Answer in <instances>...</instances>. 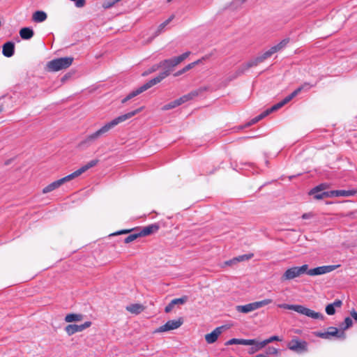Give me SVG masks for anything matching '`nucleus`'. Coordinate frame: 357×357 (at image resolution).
Instances as JSON below:
<instances>
[{
    "mask_svg": "<svg viewBox=\"0 0 357 357\" xmlns=\"http://www.w3.org/2000/svg\"><path fill=\"white\" fill-rule=\"evenodd\" d=\"M307 345L308 344L306 341L294 338L288 343L287 347L296 353L302 354L307 351Z\"/></svg>",
    "mask_w": 357,
    "mask_h": 357,
    "instance_id": "10",
    "label": "nucleus"
},
{
    "mask_svg": "<svg viewBox=\"0 0 357 357\" xmlns=\"http://www.w3.org/2000/svg\"><path fill=\"white\" fill-rule=\"evenodd\" d=\"M128 100H129V99H128V98L126 96V98H124L121 100V102H122L123 104H124V103H126V102L127 101H128Z\"/></svg>",
    "mask_w": 357,
    "mask_h": 357,
    "instance_id": "51",
    "label": "nucleus"
},
{
    "mask_svg": "<svg viewBox=\"0 0 357 357\" xmlns=\"http://www.w3.org/2000/svg\"><path fill=\"white\" fill-rule=\"evenodd\" d=\"M303 266H307V270L305 271V274L310 276H314L330 273L340 265L323 266L311 269L309 268V266L307 264H303Z\"/></svg>",
    "mask_w": 357,
    "mask_h": 357,
    "instance_id": "9",
    "label": "nucleus"
},
{
    "mask_svg": "<svg viewBox=\"0 0 357 357\" xmlns=\"http://www.w3.org/2000/svg\"><path fill=\"white\" fill-rule=\"evenodd\" d=\"M312 215L311 213H304L303 215H302V218L303 219H307V218H311Z\"/></svg>",
    "mask_w": 357,
    "mask_h": 357,
    "instance_id": "49",
    "label": "nucleus"
},
{
    "mask_svg": "<svg viewBox=\"0 0 357 357\" xmlns=\"http://www.w3.org/2000/svg\"><path fill=\"white\" fill-rule=\"evenodd\" d=\"M272 302V299L266 298L260 301L250 303L244 305H237L236 307V310L238 312L247 314L265 305L271 304Z\"/></svg>",
    "mask_w": 357,
    "mask_h": 357,
    "instance_id": "7",
    "label": "nucleus"
},
{
    "mask_svg": "<svg viewBox=\"0 0 357 357\" xmlns=\"http://www.w3.org/2000/svg\"><path fill=\"white\" fill-rule=\"evenodd\" d=\"M91 324L92 323L91 321H86L81 325L69 324L65 327V331L69 336H70L77 332L83 331L86 328L90 327Z\"/></svg>",
    "mask_w": 357,
    "mask_h": 357,
    "instance_id": "12",
    "label": "nucleus"
},
{
    "mask_svg": "<svg viewBox=\"0 0 357 357\" xmlns=\"http://www.w3.org/2000/svg\"><path fill=\"white\" fill-rule=\"evenodd\" d=\"M33 29L29 27H24L20 31V36L24 40L31 39L33 36Z\"/></svg>",
    "mask_w": 357,
    "mask_h": 357,
    "instance_id": "27",
    "label": "nucleus"
},
{
    "mask_svg": "<svg viewBox=\"0 0 357 357\" xmlns=\"http://www.w3.org/2000/svg\"><path fill=\"white\" fill-rule=\"evenodd\" d=\"M3 105H0V113H1V112H3Z\"/></svg>",
    "mask_w": 357,
    "mask_h": 357,
    "instance_id": "52",
    "label": "nucleus"
},
{
    "mask_svg": "<svg viewBox=\"0 0 357 357\" xmlns=\"http://www.w3.org/2000/svg\"><path fill=\"white\" fill-rule=\"evenodd\" d=\"M350 314L351 316V317L357 321V312L353 309L350 311Z\"/></svg>",
    "mask_w": 357,
    "mask_h": 357,
    "instance_id": "46",
    "label": "nucleus"
},
{
    "mask_svg": "<svg viewBox=\"0 0 357 357\" xmlns=\"http://www.w3.org/2000/svg\"><path fill=\"white\" fill-rule=\"evenodd\" d=\"M3 54L6 57L12 56L15 53V44L13 42H7L3 45Z\"/></svg>",
    "mask_w": 357,
    "mask_h": 357,
    "instance_id": "20",
    "label": "nucleus"
},
{
    "mask_svg": "<svg viewBox=\"0 0 357 357\" xmlns=\"http://www.w3.org/2000/svg\"><path fill=\"white\" fill-rule=\"evenodd\" d=\"M253 256H254L253 254L241 255V256L234 258L231 260L227 261L226 264L228 265H231L234 262H239V261H242L244 260H248V259H251Z\"/></svg>",
    "mask_w": 357,
    "mask_h": 357,
    "instance_id": "30",
    "label": "nucleus"
},
{
    "mask_svg": "<svg viewBox=\"0 0 357 357\" xmlns=\"http://www.w3.org/2000/svg\"><path fill=\"white\" fill-rule=\"evenodd\" d=\"M357 191L356 190H333L331 191V195L334 197H350L356 195Z\"/></svg>",
    "mask_w": 357,
    "mask_h": 357,
    "instance_id": "21",
    "label": "nucleus"
},
{
    "mask_svg": "<svg viewBox=\"0 0 357 357\" xmlns=\"http://www.w3.org/2000/svg\"><path fill=\"white\" fill-rule=\"evenodd\" d=\"M133 230H134L133 229H123V230L116 231L115 233H113V234H110V236H116V235H120V234H128V233H130L131 231H132Z\"/></svg>",
    "mask_w": 357,
    "mask_h": 357,
    "instance_id": "42",
    "label": "nucleus"
},
{
    "mask_svg": "<svg viewBox=\"0 0 357 357\" xmlns=\"http://www.w3.org/2000/svg\"><path fill=\"white\" fill-rule=\"evenodd\" d=\"M272 112H274L273 110H271V107L266 109V111H264L263 113H261V114H259V116H256L255 118H254L252 120V122L251 123L253 124V123H255L257 122H258L259 121H260L261 119H262L263 118H264L265 116H268L269 114H271Z\"/></svg>",
    "mask_w": 357,
    "mask_h": 357,
    "instance_id": "33",
    "label": "nucleus"
},
{
    "mask_svg": "<svg viewBox=\"0 0 357 357\" xmlns=\"http://www.w3.org/2000/svg\"><path fill=\"white\" fill-rule=\"evenodd\" d=\"M84 319V315L82 314H74L70 313L66 314L65 317V321L67 323L75 322V321H81Z\"/></svg>",
    "mask_w": 357,
    "mask_h": 357,
    "instance_id": "25",
    "label": "nucleus"
},
{
    "mask_svg": "<svg viewBox=\"0 0 357 357\" xmlns=\"http://www.w3.org/2000/svg\"><path fill=\"white\" fill-rule=\"evenodd\" d=\"M47 17V15L46 13L42 10H37L35 13H33L32 15L33 21L38 23L44 22L45 20H46Z\"/></svg>",
    "mask_w": 357,
    "mask_h": 357,
    "instance_id": "26",
    "label": "nucleus"
},
{
    "mask_svg": "<svg viewBox=\"0 0 357 357\" xmlns=\"http://www.w3.org/2000/svg\"><path fill=\"white\" fill-rule=\"evenodd\" d=\"M176 102H177L176 100H174V101H172V102H169V103H168L167 105H165L162 107V109L166 111V110H169V109L175 108L176 107L178 106V104H177Z\"/></svg>",
    "mask_w": 357,
    "mask_h": 357,
    "instance_id": "39",
    "label": "nucleus"
},
{
    "mask_svg": "<svg viewBox=\"0 0 357 357\" xmlns=\"http://www.w3.org/2000/svg\"><path fill=\"white\" fill-rule=\"evenodd\" d=\"M256 59H257V62H258V63H259V64L260 63L264 62V61L266 60V58H265V57H264L263 54H261V55H260V56H259L256 57Z\"/></svg>",
    "mask_w": 357,
    "mask_h": 357,
    "instance_id": "48",
    "label": "nucleus"
},
{
    "mask_svg": "<svg viewBox=\"0 0 357 357\" xmlns=\"http://www.w3.org/2000/svg\"><path fill=\"white\" fill-rule=\"evenodd\" d=\"M313 86V85L310 84V83L308 82H305L303 83L301 86H300L299 87H298L296 90H294V91L296 93V94L298 95L299 93H301L302 91H308L310 90L312 87Z\"/></svg>",
    "mask_w": 357,
    "mask_h": 357,
    "instance_id": "35",
    "label": "nucleus"
},
{
    "mask_svg": "<svg viewBox=\"0 0 357 357\" xmlns=\"http://www.w3.org/2000/svg\"><path fill=\"white\" fill-rule=\"evenodd\" d=\"M144 307L141 304H132L126 307V310L133 314H139L144 310Z\"/></svg>",
    "mask_w": 357,
    "mask_h": 357,
    "instance_id": "29",
    "label": "nucleus"
},
{
    "mask_svg": "<svg viewBox=\"0 0 357 357\" xmlns=\"http://www.w3.org/2000/svg\"><path fill=\"white\" fill-rule=\"evenodd\" d=\"M202 60H204V57H203L201 59H198V60H197V61H194L192 63H190L188 64L183 68H182L181 70H178V72H176L174 75L175 77H177V76H179V75L185 73L188 70H189L192 69V68H194L196 65L202 63Z\"/></svg>",
    "mask_w": 357,
    "mask_h": 357,
    "instance_id": "24",
    "label": "nucleus"
},
{
    "mask_svg": "<svg viewBox=\"0 0 357 357\" xmlns=\"http://www.w3.org/2000/svg\"><path fill=\"white\" fill-rule=\"evenodd\" d=\"M353 324L352 319L350 317H346L344 321L340 324V329L344 331L350 328Z\"/></svg>",
    "mask_w": 357,
    "mask_h": 357,
    "instance_id": "34",
    "label": "nucleus"
},
{
    "mask_svg": "<svg viewBox=\"0 0 357 357\" xmlns=\"http://www.w3.org/2000/svg\"><path fill=\"white\" fill-rule=\"evenodd\" d=\"M327 188V185L325 183H321L315 188H314L311 191L310 194L314 195V198L317 199H321L324 197H328L331 195V193L328 192H322L319 193V192L325 190Z\"/></svg>",
    "mask_w": 357,
    "mask_h": 357,
    "instance_id": "13",
    "label": "nucleus"
},
{
    "mask_svg": "<svg viewBox=\"0 0 357 357\" xmlns=\"http://www.w3.org/2000/svg\"><path fill=\"white\" fill-rule=\"evenodd\" d=\"M272 112H274L273 110H271V107L266 109V111H264L263 113H261V114H259V116H256L255 118H254L252 120V122L251 123L253 124V123H255L257 122H258L259 121H260L261 119H262L263 118H264L265 116H268L269 114H271Z\"/></svg>",
    "mask_w": 357,
    "mask_h": 357,
    "instance_id": "32",
    "label": "nucleus"
},
{
    "mask_svg": "<svg viewBox=\"0 0 357 357\" xmlns=\"http://www.w3.org/2000/svg\"><path fill=\"white\" fill-rule=\"evenodd\" d=\"M223 326L217 327L211 333L205 335V340L208 344L214 343L222 332Z\"/></svg>",
    "mask_w": 357,
    "mask_h": 357,
    "instance_id": "17",
    "label": "nucleus"
},
{
    "mask_svg": "<svg viewBox=\"0 0 357 357\" xmlns=\"http://www.w3.org/2000/svg\"><path fill=\"white\" fill-rule=\"evenodd\" d=\"M314 335L323 339H331V337H335L340 340H344L346 337L344 331H339L337 328L333 326L328 327L326 332H316Z\"/></svg>",
    "mask_w": 357,
    "mask_h": 357,
    "instance_id": "8",
    "label": "nucleus"
},
{
    "mask_svg": "<svg viewBox=\"0 0 357 357\" xmlns=\"http://www.w3.org/2000/svg\"><path fill=\"white\" fill-rule=\"evenodd\" d=\"M206 87H200L197 89L190 91L189 93L185 94L188 101L194 99L195 97L202 94L204 91H206Z\"/></svg>",
    "mask_w": 357,
    "mask_h": 357,
    "instance_id": "28",
    "label": "nucleus"
},
{
    "mask_svg": "<svg viewBox=\"0 0 357 357\" xmlns=\"http://www.w3.org/2000/svg\"><path fill=\"white\" fill-rule=\"evenodd\" d=\"M190 52H186L178 56L171 58L169 59H165L160 62L161 68L164 70L161 72L158 76L151 79V80H155V84L160 83L162 79L169 75L174 68L181 63L183 61L187 59L190 54Z\"/></svg>",
    "mask_w": 357,
    "mask_h": 357,
    "instance_id": "3",
    "label": "nucleus"
},
{
    "mask_svg": "<svg viewBox=\"0 0 357 357\" xmlns=\"http://www.w3.org/2000/svg\"><path fill=\"white\" fill-rule=\"evenodd\" d=\"M297 96L296 93L294 91L291 94L284 98L282 100L271 107V110L276 111L282 107L287 103L290 102L294 98Z\"/></svg>",
    "mask_w": 357,
    "mask_h": 357,
    "instance_id": "19",
    "label": "nucleus"
},
{
    "mask_svg": "<svg viewBox=\"0 0 357 357\" xmlns=\"http://www.w3.org/2000/svg\"><path fill=\"white\" fill-rule=\"evenodd\" d=\"M235 2L239 5H242L246 2V0H235Z\"/></svg>",
    "mask_w": 357,
    "mask_h": 357,
    "instance_id": "50",
    "label": "nucleus"
},
{
    "mask_svg": "<svg viewBox=\"0 0 357 357\" xmlns=\"http://www.w3.org/2000/svg\"><path fill=\"white\" fill-rule=\"evenodd\" d=\"M289 39L285 38L280 42L278 45L272 47V50L275 52H278L282 50L289 43Z\"/></svg>",
    "mask_w": 357,
    "mask_h": 357,
    "instance_id": "31",
    "label": "nucleus"
},
{
    "mask_svg": "<svg viewBox=\"0 0 357 357\" xmlns=\"http://www.w3.org/2000/svg\"><path fill=\"white\" fill-rule=\"evenodd\" d=\"M183 323V318L180 317L177 320H169L165 324L158 328L155 333H163L174 330L179 328Z\"/></svg>",
    "mask_w": 357,
    "mask_h": 357,
    "instance_id": "11",
    "label": "nucleus"
},
{
    "mask_svg": "<svg viewBox=\"0 0 357 357\" xmlns=\"http://www.w3.org/2000/svg\"><path fill=\"white\" fill-rule=\"evenodd\" d=\"M159 68H161V66H160V63L158 64H155L153 65L151 68H150L147 71L144 72L143 73V75H147L150 73H152L153 72H155L156 70H158Z\"/></svg>",
    "mask_w": 357,
    "mask_h": 357,
    "instance_id": "40",
    "label": "nucleus"
},
{
    "mask_svg": "<svg viewBox=\"0 0 357 357\" xmlns=\"http://www.w3.org/2000/svg\"><path fill=\"white\" fill-rule=\"evenodd\" d=\"M98 160H91L87 164L82 166V167H80L77 170L75 171L72 174L51 183L50 184H49L48 185H47L46 187H45L43 189V193L47 194L48 192H50L59 188L61 185H62L65 183L68 182V181L78 177L82 174H83L84 172H85L86 171L89 169L90 168L96 166L98 164Z\"/></svg>",
    "mask_w": 357,
    "mask_h": 357,
    "instance_id": "2",
    "label": "nucleus"
},
{
    "mask_svg": "<svg viewBox=\"0 0 357 357\" xmlns=\"http://www.w3.org/2000/svg\"><path fill=\"white\" fill-rule=\"evenodd\" d=\"M280 340H281V339H280V337L278 336L274 335V336H272V337H269L268 339H266L262 342L257 341V344H255L256 346L255 351H258L260 349L264 348L266 345H267L268 344H269L273 341H280Z\"/></svg>",
    "mask_w": 357,
    "mask_h": 357,
    "instance_id": "23",
    "label": "nucleus"
},
{
    "mask_svg": "<svg viewBox=\"0 0 357 357\" xmlns=\"http://www.w3.org/2000/svg\"><path fill=\"white\" fill-rule=\"evenodd\" d=\"M174 305L172 304V302L171 301L165 308V312L166 313H169L172 309L174 307Z\"/></svg>",
    "mask_w": 357,
    "mask_h": 357,
    "instance_id": "44",
    "label": "nucleus"
},
{
    "mask_svg": "<svg viewBox=\"0 0 357 357\" xmlns=\"http://www.w3.org/2000/svg\"><path fill=\"white\" fill-rule=\"evenodd\" d=\"M278 306L280 308L294 310L299 314L305 315L312 319H324V315L322 314L316 312L301 305L280 304Z\"/></svg>",
    "mask_w": 357,
    "mask_h": 357,
    "instance_id": "4",
    "label": "nucleus"
},
{
    "mask_svg": "<svg viewBox=\"0 0 357 357\" xmlns=\"http://www.w3.org/2000/svg\"><path fill=\"white\" fill-rule=\"evenodd\" d=\"M306 270L307 266L303 265L301 266L290 267L281 275L280 280L282 283L287 281H290L305 274V271H306Z\"/></svg>",
    "mask_w": 357,
    "mask_h": 357,
    "instance_id": "6",
    "label": "nucleus"
},
{
    "mask_svg": "<svg viewBox=\"0 0 357 357\" xmlns=\"http://www.w3.org/2000/svg\"><path fill=\"white\" fill-rule=\"evenodd\" d=\"M139 237H141L139 231L135 232V233L130 234L129 236H128L126 238H125L123 240V242L125 243H130L132 242L133 241L136 240Z\"/></svg>",
    "mask_w": 357,
    "mask_h": 357,
    "instance_id": "36",
    "label": "nucleus"
},
{
    "mask_svg": "<svg viewBox=\"0 0 357 357\" xmlns=\"http://www.w3.org/2000/svg\"><path fill=\"white\" fill-rule=\"evenodd\" d=\"M160 228V226L157 223L149 225L146 227H144L140 229L139 231V235L141 237L142 236H146L149 235H151L152 234H154L158 231Z\"/></svg>",
    "mask_w": 357,
    "mask_h": 357,
    "instance_id": "16",
    "label": "nucleus"
},
{
    "mask_svg": "<svg viewBox=\"0 0 357 357\" xmlns=\"http://www.w3.org/2000/svg\"><path fill=\"white\" fill-rule=\"evenodd\" d=\"M188 298L187 296H183V297L181 298H174L172 301V304H174V305H183L184 303H185L188 301Z\"/></svg>",
    "mask_w": 357,
    "mask_h": 357,
    "instance_id": "38",
    "label": "nucleus"
},
{
    "mask_svg": "<svg viewBox=\"0 0 357 357\" xmlns=\"http://www.w3.org/2000/svg\"><path fill=\"white\" fill-rule=\"evenodd\" d=\"M174 16L171 15L167 20L160 24L158 28L157 33H160L162 31L164 28L174 19Z\"/></svg>",
    "mask_w": 357,
    "mask_h": 357,
    "instance_id": "37",
    "label": "nucleus"
},
{
    "mask_svg": "<svg viewBox=\"0 0 357 357\" xmlns=\"http://www.w3.org/2000/svg\"><path fill=\"white\" fill-rule=\"evenodd\" d=\"M278 354V349L273 347H269L266 349V355L268 356V355H277Z\"/></svg>",
    "mask_w": 357,
    "mask_h": 357,
    "instance_id": "41",
    "label": "nucleus"
},
{
    "mask_svg": "<svg viewBox=\"0 0 357 357\" xmlns=\"http://www.w3.org/2000/svg\"><path fill=\"white\" fill-rule=\"evenodd\" d=\"M143 107H140L137 109H135L134 111L130 112L127 114L121 115L115 119H114L110 122L107 123L105 124L102 128H100L99 130L96 131L95 132L87 135L85 139L82 141V144H90L94 142H96L98 139L105 135L107 132H108L112 128H113L114 126H117L119 123L123 122L131 117L134 116L139 112H140L142 110Z\"/></svg>",
    "mask_w": 357,
    "mask_h": 357,
    "instance_id": "1",
    "label": "nucleus"
},
{
    "mask_svg": "<svg viewBox=\"0 0 357 357\" xmlns=\"http://www.w3.org/2000/svg\"><path fill=\"white\" fill-rule=\"evenodd\" d=\"M176 102H177L176 103L178 104V106L182 105V104H183V103H185V102H188V100L186 98L185 95H184V96H181V98L176 99Z\"/></svg>",
    "mask_w": 357,
    "mask_h": 357,
    "instance_id": "43",
    "label": "nucleus"
},
{
    "mask_svg": "<svg viewBox=\"0 0 357 357\" xmlns=\"http://www.w3.org/2000/svg\"><path fill=\"white\" fill-rule=\"evenodd\" d=\"M256 59H257V62H258V63H259V64L260 63L264 62V61L266 60V58H265V57H264L263 54H261V55H260V56H259L256 57Z\"/></svg>",
    "mask_w": 357,
    "mask_h": 357,
    "instance_id": "47",
    "label": "nucleus"
},
{
    "mask_svg": "<svg viewBox=\"0 0 357 357\" xmlns=\"http://www.w3.org/2000/svg\"><path fill=\"white\" fill-rule=\"evenodd\" d=\"M342 302L340 300H335L333 303L328 304L326 307V312L328 315H333L335 313V307H340Z\"/></svg>",
    "mask_w": 357,
    "mask_h": 357,
    "instance_id": "22",
    "label": "nucleus"
},
{
    "mask_svg": "<svg viewBox=\"0 0 357 357\" xmlns=\"http://www.w3.org/2000/svg\"><path fill=\"white\" fill-rule=\"evenodd\" d=\"M257 341L255 339L252 340H245V339H237L232 338L225 343V346L232 344H243V345H255L257 344Z\"/></svg>",
    "mask_w": 357,
    "mask_h": 357,
    "instance_id": "15",
    "label": "nucleus"
},
{
    "mask_svg": "<svg viewBox=\"0 0 357 357\" xmlns=\"http://www.w3.org/2000/svg\"><path fill=\"white\" fill-rule=\"evenodd\" d=\"M73 61L71 56L61 57L53 59L47 63V68L49 71L56 72L70 67Z\"/></svg>",
    "mask_w": 357,
    "mask_h": 357,
    "instance_id": "5",
    "label": "nucleus"
},
{
    "mask_svg": "<svg viewBox=\"0 0 357 357\" xmlns=\"http://www.w3.org/2000/svg\"><path fill=\"white\" fill-rule=\"evenodd\" d=\"M155 85V80H149L136 90L132 91L130 92L127 97L129 100L132 99V98L137 96V95L142 93V92L146 91L147 89H150L151 87Z\"/></svg>",
    "mask_w": 357,
    "mask_h": 357,
    "instance_id": "14",
    "label": "nucleus"
},
{
    "mask_svg": "<svg viewBox=\"0 0 357 357\" xmlns=\"http://www.w3.org/2000/svg\"><path fill=\"white\" fill-rule=\"evenodd\" d=\"M258 64L259 63H258L256 58H255L252 60L249 61L248 62H247L246 63H245L241 68H238V70L236 73V75H235L234 78L242 75L243 73H244V72L245 70H247L248 69H249L250 68L257 66Z\"/></svg>",
    "mask_w": 357,
    "mask_h": 357,
    "instance_id": "18",
    "label": "nucleus"
},
{
    "mask_svg": "<svg viewBox=\"0 0 357 357\" xmlns=\"http://www.w3.org/2000/svg\"><path fill=\"white\" fill-rule=\"evenodd\" d=\"M274 53H275V52H273V51L272 50V47H271L270 50H268V51H266V52H264V53L263 54V56H264V57H265V58H266V59L269 58L270 56H272V54H273Z\"/></svg>",
    "mask_w": 357,
    "mask_h": 357,
    "instance_id": "45",
    "label": "nucleus"
}]
</instances>
